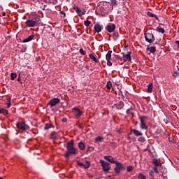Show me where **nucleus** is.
Instances as JSON below:
<instances>
[{
    "mask_svg": "<svg viewBox=\"0 0 179 179\" xmlns=\"http://www.w3.org/2000/svg\"><path fill=\"white\" fill-rule=\"evenodd\" d=\"M106 30L108 33H113L114 30H115V24H110L107 25Z\"/></svg>",
    "mask_w": 179,
    "mask_h": 179,
    "instance_id": "nucleus-10",
    "label": "nucleus"
},
{
    "mask_svg": "<svg viewBox=\"0 0 179 179\" xmlns=\"http://www.w3.org/2000/svg\"><path fill=\"white\" fill-rule=\"evenodd\" d=\"M0 114H3V115H8V110L0 108Z\"/></svg>",
    "mask_w": 179,
    "mask_h": 179,
    "instance_id": "nucleus-24",
    "label": "nucleus"
},
{
    "mask_svg": "<svg viewBox=\"0 0 179 179\" xmlns=\"http://www.w3.org/2000/svg\"><path fill=\"white\" fill-rule=\"evenodd\" d=\"M152 91H153V84L150 83L148 85L147 92L148 93H152Z\"/></svg>",
    "mask_w": 179,
    "mask_h": 179,
    "instance_id": "nucleus-20",
    "label": "nucleus"
},
{
    "mask_svg": "<svg viewBox=\"0 0 179 179\" xmlns=\"http://www.w3.org/2000/svg\"><path fill=\"white\" fill-rule=\"evenodd\" d=\"M158 167H159V166H155V167L153 169V170H154L155 173H156L157 174H158V173H159V169H158Z\"/></svg>",
    "mask_w": 179,
    "mask_h": 179,
    "instance_id": "nucleus-41",
    "label": "nucleus"
},
{
    "mask_svg": "<svg viewBox=\"0 0 179 179\" xmlns=\"http://www.w3.org/2000/svg\"><path fill=\"white\" fill-rule=\"evenodd\" d=\"M79 52L81 54V55H86V51H85L83 49H80Z\"/></svg>",
    "mask_w": 179,
    "mask_h": 179,
    "instance_id": "nucleus-37",
    "label": "nucleus"
},
{
    "mask_svg": "<svg viewBox=\"0 0 179 179\" xmlns=\"http://www.w3.org/2000/svg\"><path fill=\"white\" fill-rule=\"evenodd\" d=\"M115 58L118 60V61H121V59H122L121 58V57H120L119 55H115Z\"/></svg>",
    "mask_w": 179,
    "mask_h": 179,
    "instance_id": "nucleus-46",
    "label": "nucleus"
},
{
    "mask_svg": "<svg viewBox=\"0 0 179 179\" xmlns=\"http://www.w3.org/2000/svg\"><path fill=\"white\" fill-rule=\"evenodd\" d=\"M89 57L90 58V59H92V61H94V62H99V60H97V59L96 58V57H94V55L93 54H90Z\"/></svg>",
    "mask_w": 179,
    "mask_h": 179,
    "instance_id": "nucleus-23",
    "label": "nucleus"
},
{
    "mask_svg": "<svg viewBox=\"0 0 179 179\" xmlns=\"http://www.w3.org/2000/svg\"><path fill=\"white\" fill-rule=\"evenodd\" d=\"M117 0H110V3L112 6H117Z\"/></svg>",
    "mask_w": 179,
    "mask_h": 179,
    "instance_id": "nucleus-33",
    "label": "nucleus"
},
{
    "mask_svg": "<svg viewBox=\"0 0 179 179\" xmlns=\"http://www.w3.org/2000/svg\"><path fill=\"white\" fill-rule=\"evenodd\" d=\"M17 76V74H16V73H11L10 74L11 80H15Z\"/></svg>",
    "mask_w": 179,
    "mask_h": 179,
    "instance_id": "nucleus-28",
    "label": "nucleus"
},
{
    "mask_svg": "<svg viewBox=\"0 0 179 179\" xmlns=\"http://www.w3.org/2000/svg\"><path fill=\"white\" fill-rule=\"evenodd\" d=\"M106 87L110 90L111 87H113V84L111 83V81H108L106 83Z\"/></svg>",
    "mask_w": 179,
    "mask_h": 179,
    "instance_id": "nucleus-27",
    "label": "nucleus"
},
{
    "mask_svg": "<svg viewBox=\"0 0 179 179\" xmlns=\"http://www.w3.org/2000/svg\"><path fill=\"white\" fill-rule=\"evenodd\" d=\"M152 164L155 166V167H160V166H162V163H160L159 162V160H157V159H154L152 161Z\"/></svg>",
    "mask_w": 179,
    "mask_h": 179,
    "instance_id": "nucleus-17",
    "label": "nucleus"
},
{
    "mask_svg": "<svg viewBox=\"0 0 179 179\" xmlns=\"http://www.w3.org/2000/svg\"><path fill=\"white\" fill-rule=\"evenodd\" d=\"M157 31H158V33H164V29L160 27H158L157 28Z\"/></svg>",
    "mask_w": 179,
    "mask_h": 179,
    "instance_id": "nucleus-30",
    "label": "nucleus"
},
{
    "mask_svg": "<svg viewBox=\"0 0 179 179\" xmlns=\"http://www.w3.org/2000/svg\"><path fill=\"white\" fill-rule=\"evenodd\" d=\"M63 15H64V16H65V13H63Z\"/></svg>",
    "mask_w": 179,
    "mask_h": 179,
    "instance_id": "nucleus-52",
    "label": "nucleus"
},
{
    "mask_svg": "<svg viewBox=\"0 0 179 179\" xmlns=\"http://www.w3.org/2000/svg\"><path fill=\"white\" fill-rule=\"evenodd\" d=\"M132 134L135 135V136H142L143 134L142 132L139 131L138 130H136L135 129L131 130Z\"/></svg>",
    "mask_w": 179,
    "mask_h": 179,
    "instance_id": "nucleus-16",
    "label": "nucleus"
},
{
    "mask_svg": "<svg viewBox=\"0 0 179 179\" xmlns=\"http://www.w3.org/2000/svg\"><path fill=\"white\" fill-rule=\"evenodd\" d=\"M104 159L108 162H110V163H113V164H115L117 162L115 160H114V158L110 155L104 156Z\"/></svg>",
    "mask_w": 179,
    "mask_h": 179,
    "instance_id": "nucleus-13",
    "label": "nucleus"
},
{
    "mask_svg": "<svg viewBox=\"0 0 179 179\" xmlns=\"http://www.w3.org/2000/svg\"><path fill=\"white\" fill-rule=\"evenodd\" d=\"M176 44H177V45H178V48H179V41H176Z\"/></svg>",
    "mask_w": 179,
    "mask_h": 179,
    "instance_id": "nucleus-48",
    "label": "nucleus"
},
{
    "mask_svg": "<svg viewBox=\"0 0 179 179\" xmlns=\"http://www.w3.org/2000/svg\"><path fill=\"white\" fill-rule=\"evenodd\" d=\"M124 108V102L120 101L117 104H114L113 108H117V110H122Z\"/></svg>",
    "mask_w": 179,
    "mask_h": 179,
    "instance_id": "nucleus-11",
    "label": "nucleus"
},
{
    "mask_svg": "<svg viewBox=\"0 0 179 179\" xmlns=\"http://www.w3.org/2000/svg\"><path fill=\"white\" fill-rule=\"evenodd\" d=\"M111 54H113V51L108 50V53L106 55V61H110V59H111Z\"/></svg>",
    "mask_w": 179,
    "mask_h": 179,
    "instance_id": "nucleus-19",
    "label": "nucleus"
},
{
    "mask_svg": "<svg viewBox=\"0 0 179 179\" xmlns=\"http://www.w3.org/2000/svg\"><path fill=\"white\" fill-rule=\"evenodd\" d=\"M132 110H133L132 108L127 109L126 112L127 114L134 115V113H132Z\"/></svg>",
    "mask_w": 179,
    "mask_h": 179,
    "instance_id": "nucleus-31",
    "label": "nucleus"
},
{
    "mask_svg": "<svg viewBox=\"0 0 179 179\" xmlns=\"http://www.w3.org/2000/svg\"><path fill=\"white\" fill-rule=\"evenodd\" d=\"M64 145L67 149V152L64 154V157H66V159H69L70 155H75V153H76V148L73 147V141H71V142L69 141Z\"/></svg>",
    "mask_w": 179,
    "mask_h": 179,
    "instance_id": "nucleus-1",
    "label": "nucleus"
},
{
    "mask_svg": "<svg viewBox=\"0 0 179 179\" xmlns=\"http://www.w3.org/2000/svg\"><path fill=\"white\" fill-rule=\"evenodd\" d=\"M103 138L99 136L95 138V141L96 142H101V141H103Z\"/></svg>",
    "mask_w": 179,
    "mask_h": 179,
    "instance_id": "nucleus-32",
    "label": "nucleus"
},
{
    "mask_svg": "<svg viewBox=\"0 0 179 179\" xmlns=\"http://www.w3.org/2000/svg\"><path fill=\"white\" fill-rule=\"evenodd\" d=\"M61 100L59 99L54 98L50 101L49 105L51 106V107H55V106H57V104H59Z\"/></svg>",
    "mask_w": 179,
    "mask_h": 179,
    "instance_id": "nucleus-8",
    "label": "nucleus"
},
{
    "mask_svg": "<svg viewBox=\"0 0 179 179\" xmlns=\"http://www.w3.org/2000/svg\"><path fill=\"white\" fill-rule=\"evenodd\" d=\"M139 142H145L146 141L144 137H139L138 138Z\"/></svg>",
    "mask_w": 179,
    "mask_h": 179,
    "instance_id": "nucleus-42",
    "label": "nucleus"
},
{
    "mask_svg": "<svg viewBox=\"0 0 179 179\" xmlns=\"http://www.w3.org/2000/svg\"><path fill=\"white\" fill-rule=\"evenodd\" d=\"M90 23H91V22L89 20H86L84 22V24H85V26H86V27H89V26H90Z\"/></svg>",
    "mask_w": 179,
    "mask_h": 179,
    "instance_id": "nucleus-34",
    "label": "nucleus"
},
{
    "mask_svg": "<svg viewBox=\"0 0 179 179\" xmlns=\"http://www.w3.org/2000/svg\"><path fill=\"white\" fill-rule=\"evenodd\" d=\"M3 16H6V13H3Z\"/></svg>",
    "mask_w": 179,
    "mask_h": 179,
    "instance_id": "nucleus-50",
    "label": "nucleus"
},
{
    "mask_svg": "<svg viewBox=\"0 0 179 179\" xmlns=\"http://www.w3.org/2000/svg\"><path fill=\"white\" fill-rule=\"evenodd\" d=\"M78 166H83L84 169H89L90 167V162L85 161V162H77Z\"/></svg>",
    "mask_w": 179,
    "mask_h": 179,
    "instance_id": "nucleus-9",
    "label": "nucleus"
},
{
    "mask_svg": "<svg viewBox=\"0 0 179 179\" xmlns=\"http://www.w3.org/2000/svg\"><path fill=\"white\" fill-rule=\"evenodd\" d=\"M145 39L147 41V43H149L150 44L155 43V36H153V34L145 33Z\"/></svg>",
    "mask_w": 179,
    "mask_h": 179,
    "instance_id": "nucleus-5",
    "label": "nucleus"
},
{
    "mask_svg": "<svg viewBox=\"0 0 179 179\" xmlns=\"http://www.w3.org/2000/svg\"><path fill=\"white\" fill-rule=\"evenodd\" d=\"M127 171L128 173L132 171V166H127Z\"/></svg>",
    "mask_w": 179,
    "mask_h": 179,
    "instance_id": "nucleus-40",
    "label": "nucleus"
},
{
    "mask_svg": "<svg viewBox=\"0 0 179 179\" xmlns=\"http://www.w3.org/2000/svg\"><path fill=\"white\" fill-rule=\"evenodd\" d=\"M34 38V36L31 35L29 37L25 38L23 41V43H29V41H31V40H33Z\"/></svg>",
    "mask_w": 179,
    "mask_h": 179,
    "instance_id": "nucleus-21",
    "label": "nucleus"
},
{
    "mask_svg": "<svg viewBox=\"0 0 179 179\" xmlns=\"http://www.w3.org/2000/svg\"><path fill=\"white\" fill-rule=\"evenodd\" d=\"M96 33H100L101 31V25L100 24H96L94 27Z\"/></svg>",
    "mask_w": 179,
    "mask_h": 179,
    "instance_id": "nucleus-15",
    "label": "nucleus"
},
{
    "mask_svg": "<svg viewBox=\"0 0 179 179\" xmlns=\"http://www.w3.org/2000/svg\"><path fill=\"white\" fill-rule=\"evenodd\" d=\"M74 111H76V117H82L83 112L80 111L78 108H73Z\"/></svg>",
    "mask_w": 179,
    "mask_h": 179,
    "instance_id": "nucleus-14",
    "label": "nucleus"
},
{
    "mask_svg": "<svg viewBox=\"0 0 179 179\" xmlns=\"http://www.w3.org/2000/svg\"><path fill=\"white\" fill-rule=\"evenodd\" d=\"M100 164L103 168V171H104L105 173H108V171H110V164L104 162V160L103 159H100Z\"/></svg>",
    "mask_w": 179,
    "mask_h": 179,
    "instance_id": "nucleus-6",
    "label": "nucleus"
},
{
    "mask_svg": "<svg viewBox=\"0 0 179 179\" xmlns=\"http://www.w3.org/2000/svg\"><path fill=\"white\" fill-rule=\"evenodd\" d=\"M147 15L150 17H155V19H157V20H159V18L157 17V15H156L155 14H153L152 13L148 12Z\"/></svg>",
    "mask_w": 179,
    "mask_h": 179,
    "instance_id": "nucleus-22",
    "label": "nucleus"
},
{
    "mask_svg": "<svg viewBox=\"0 0 179 179\" xmlns=\"http://www.w3.org/2000/svg\"><path fill=\"white\" fill-rule=\"evenodd\" d=\"M73 9L76 10V13H78L80 10V9H79V7H78L77 6H74Z\"/></svg>",
    "mask_w": 179,
    "mask_h": 179,
    "instance_id": "nucleus-38",
    "label": "nucleus"
},
{
    "mask_svg": "<svg viewBox=\"0 0 179 179\" xmlns=\"http://www.w3.org/2000/svg\"><path fill=\"white\" fill-rule=\"evenodd\" d=\"M62 122H67L68 121V119L64 117L62 120Z\"/></svg>",
    "mask_w": 179,
    "mask_h": 179,
    "instance_id": "nucleus-47",
    "label": "nucleus"
},
{
    "mask_svg": "<svg viewBox=\"0 0 179 179\" xmlns=\"http://www.w3.org/2000/svg\"><path fill=\"white\" fill-rule=\"evenodd\" d=\"M38 22H40V17H38V16H35L32 19L27 20L25 24L27 27H36V26H37Z\"/></svg>",
    "mask_w": 179,
    "mask_h": 179,
    "instance_id": "nucleus-2",
    "label": "nucleus"
},
{
    "mask_svg": "<svg viewBox=\"0 0 179 179\" xmlns=\"http://www.w3.org/2000/svg\"><path fill=\"white\" fill-rule=\"evenodd\" d=\"M0 179H3V178H2V177H0Z\"/></svg>",
    "mask_w": 179,
    "mask_h": 179,
    "instance_id": "nucleus-51",
    "label": "nucleus"
},
{
    "mask_svg": "<svg viewBox=\"0 0 179 179\" xmlns=\"http://www.w3.org/2000/svg\"><path fill=\"white\" fill-rule=\"evenodd\" d=\"M78 148L80 150H85V143H83V142H80L78 143Z\"/></svg>",
    "mask_w": 179,
    "mask_h": 179,
    "instance_id": "nucleus-25",
    "label": "nucleus"
},
{
    "mask_svg": "<svg viewBox=\"0 0 179 179\" xmlns=\"http://www.w3.org/2000/svg\"><path fill=\"white\" fill-rule=\"evenodd\" d=\"M147 51L150 52V54H153L154 52H156V47L152 46L147 48Z\"/></svg>",
    "mask_w": 179,
    "mask_h": 179,
    "instance_id": "nucleus-18",
    "label": "nucleus"
},
{
    "mask_svg": "<svg viewBox=\"0 0 179 179\" xmlns=\"http://www.w3.org/2000/svg\"><path fill=\"white\" fill-rule=\"evenodd\" d=\"M139 120H140V128L141 129H145L147 130L148 129V126H146V121L148 120V117L146 116H141L139 117Z\"/></svg>",
    "mask_w": 179,
    "mask_h": 179,
    "instance_id": "nucleus-3",
    "label": "nucleus"
},
{
    "mask_svg": "<svg viewBox=\"0 0 179 179\" xmlns=\"http://www.w3.org/2000/svg\"><path fill=\"white\" fill-rule=\"evenodd\" d=\"M51 139H57V132L52 131L50 134Z\"/></svg>",
    "mask_w": 179,
    "mask_h": 179,
    "instance_id": "nucleus-26",
    "label": "nucleus"
},
{
    "mask_svg": "<svg viewBox=\"0 0 179 179\" xmlns=\"http://www.w3.org/2000/svg\"><path fill=\"white\" fill-rule=\"evenodd\" d=\"M122 58L126 62L131 61V52H128L127 54H123Z\"/></svg>",
    "mask_w": 179,
    "mask_h": 179,
    "instance_id": "nucleus-12",
    "label": "nucleus"
},
{
    "mask_svg": "<svg viewBox=\"0 0 179 179\" xmlns=\"http://www.w3.org/2000/svg\"><path fill=\"white\" fill-rule=\"evenodd\" d=\"M94 150V148L93 147H88L87 148V152H93Z\"/></svg>",
    "mask_w": 179,
    "mask_h": 179,
    "instance_id": "nucleus-39",
    "label": "nucleus"
},
{
    "mask_svg": "<svg viewBox=\"0 0 179 179\" xmlns=\"http://www.w3.org/2000/svg\"><path fill=\"white\" fill-rule=\"evenodd\" d=\"M16 127L17 129H20L21 131H26V129H27V125L24 122H17Z\"/></svg>",
    "mask_w": 179,
    "mask_h": 179,
    "instance_id": "nucleus-7",
    "label": "nucleus"
},
{
    "mask_svg": "<svg viewBox=\"0 0 179 179\" xmlns=\"http://www.w3.org/2000/svg\"><path fill=\"white\" fill-rule=\"evenodd\" d=\"M7 108H10L11 104H10V99H7V103H6Z\"/></svg>",
    "mask_w": 179,
    "mask_h": 179,
    "instance_id": "nucleus-35",
    "label": "nucleus"
},
{
    "mask_svg": "<svg viewBox=\"0 0 179 179\" xmlns=\"http://www.w3.org/2000/svg\"><path fill=\"white\" fill-rule=\"evenodd\" d=\"M138 179H146V176H145V175H143V173H139Z\"/></svg>",
    "mask_w": 179,
    "mask_h": 179,
    "instance_id": "nucleus-36",
    "label": "nucleus"
},
{
    "mask_svg": "<svg viewBox=\"0 0 179 179\" xmlns=\"http://www.w3.org/2000/svg\"><path fill=\"white\" fill-rule=\"evenodd\" d=\"M115 167L114 169V171L116 174H120L121 173V170H125V166L120 162H115Z\"/></svg>",
    "mask_w": 179,
    "mask_h": 179,
    "instance_id": "nucleus-4",
    "label": "nucleus"
},
{
    "mask_svg": "<svg viewBox=\"0 0 179 179\" xmlns=\"http://www.w3.org/2000/svg\"><path fill=\"white\" fill-rule=\"evenodd\" d=\"M17 80H18V82H20V80H22V78H20V76L18 77Z\"/></svg>",
    "mask_w": 179,
    "mask_h": 179,
    "instance_id": "nucleus-49",
    "label": "nucleus"
},
{
    "mask_svg": "<svg viewBox=\"0 0 179 179\" xmlns=\"http://www.w3.org/2000/svg\"><path fill=\"white\" fill-rule=\"evenodd\" d=\"M178 76H179L178 71H175V72L173 73V76H174L175 78H177Z\"/></svg>",
    "mask_w": 179,
    "mask_h": 179,
    "instance_id": "nucleus-45",
    "label": "nucleus"
},
{
    "mask_svg": "<svg viewBox=\"0 0 179 179\" xmlns=\"http://www.w3.org/2000/svg\"><path fill=\"white\" fill-rule=\"evenodd\" d=\"M50 128H54V126L52 124H46L44 127V129L47 130V129H50Z\"/></svg>",
    "mask_w": 179,
    "mask_h": 179,
    "instance_id": "nucleus-29",
    "label": "nucleus"
},
{
    "mask_svg": "<svg viewBox=\"0 0 179 179\" xmlns=\"http://www.w3.org/2000/svg\"><path fill=\"white\" fill-rule=\"evenodd\" d=\"M107 65L108 66H112L113 63L110 60H107Z\"/></svg>",
    "mask_w": 179,
    "mask_h": 179,
    "instance_id": "nucleus-44",
    "label": "nucleus"
},
{
    "mask_svg": "<svg viewBox=\"0 0 179 179\" xmlns=\"http://www.w3.org/2000/svg\"><path fill=\"white\" fill-rule=\"evenodd\" d=\"M78 15H80V16H83V15H85V12L80 10V11L78 13Z\"/></svg>",
    "mask_w": 179,
    "mask_h": 179,
    "instance_id": "nucleus-43",
    "label": "nucleus"
}]
</instances>
